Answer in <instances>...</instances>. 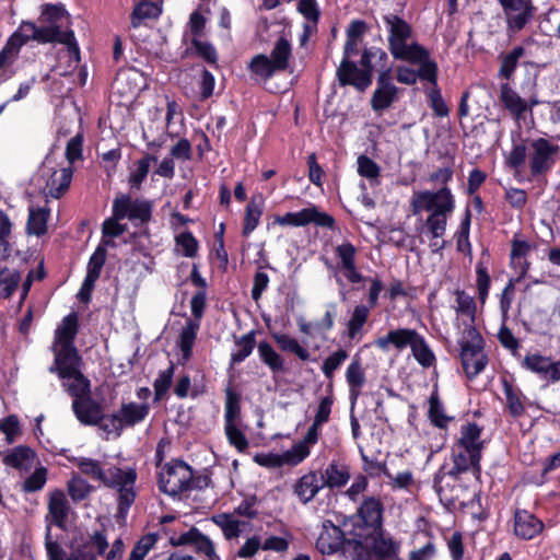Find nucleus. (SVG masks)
I'll return each instance as SVG.
<instances>
[{"mask_svg":"<svg viewBox=\"0 0 560 560\" xmlns=\"http://www.w3.org/2000/svg\"><path fill=\"white\" fill-rule=\"evenodd\" d=\"M40 25L33 22H22L19 28L9 37L0 51V69L13 60L20 48L28 40L38 43H60L66 46L69 57V68H75L80 62V48L71 30H62L69 24V15L61 4H44L39 16Z\"/></svg>","mask_w":560,"mask_h":560,"instance_id":"f257e3e1","label":"nucleus"},{"mask_svg":"<svg viewBox=\"0 0 560 560\" xmlns=\"http://www.w3.org/2000/svg\"><path fill=\"white\" fill-rule=\"evenodd\" d=\"M78 334V317L71 313L65 316L54 334L51 350L55 355L50 373H57L62 386L74 399L90 395L91 383L81 372L82 359L74 346Z\"/></svg>","mask_w":560,"mask_h":560,"instance_id":"f03ea898","label":"nucleus"},{"mask_svg":"<svg viewBox=\"0 0 560 560\" xmlns=\"http://www.w3.org/2000/svg\"><path fill=\"white\" fill-rule=\"evenodd\" d=\"M410 206L413 215L427 213L421 231L429 237L433 253L444 248V242L439 241L446 233L448 218L455 209V199L446 186L439 190H421L413 192Z\"/></svg>","mask_w":560,"mask_h":560,"instance_id":"7ed1b4c3","label":"nucleus"},{"mask_svg":"<svg viewBox=\"0 0 560 560\" xmlns=\"http://www.w3.org/2000/svg\"><path fill=\"white\" fill-rule=\"evenodd\" d=\"M387 32L388 50L396 60L421 65V75L435 82V61L430 59L429 50L417 42L412 26L397 14L383 18Z\"/></svg>","mask_w":560,"mask_h":560,"instance_id":"20e7f679","label":"nucleus"},{"mask_svg":"<svg viewBox=\"0 0 560 560\" xmlns=\"http://www.w3.org/2000/svg\"><path fill=\"white\" fill-rule=\"evenodd\" d=\"M68 460L79 468V475L98 481L107 488L116 489L118 512L122 516L128 513L137 497L135 490L137 472L133 468L106 467L102 462L85 456H72L68 457Z\"/></svg>","mask_w":560,"mask_h":560,"instance_id":"39448f33","label":"nucleus"},{"mask_svg":"<svg viewBox=\"0 0 560 560\" xmlns=\"http://www.w3.org/2000/svg\"><path fill=\"white\" fill-rule=\"evenodd\" d=\"M560 147L546 138H537L525 142H513V147L506 155V165L515 172L525 166L528 159V167L532 177L546 175L557 162Z\"/></svg>","mask_w":560,"mask_h":560,"instance_id":"423d86ee","label":"nucleus"},{"mask_svg":"<svg viewBox=\"0 0 560 560\" xmlns=\"http://www.w3.org/2000/svg\"><path fill=\"white\" fill-rule=\"evenodd\" d=\"M387 61L388 56L382 48L372 47L365 49L360 61L362 68H358L354 62H345L337 70L338 80L341 85H353L359 91H364L372 83L374 70L380 73L384 70L390 73Z\"/></svg>","mask_w":560,"mask_h":560,"instance_id":"0eeeda50","label":"nucleus"},{"mask_svg":"<svg viewBox=\"0 0 560 560\" xmlns=\"http://www.w3.org/2000/svg\"><path fill=\"white\" fill-rule=\"evenodd\" d=\"M481 435L482 428L477 423L463 424L452 451L453 464L457 465L459 469H471L475 476L480 471L479 463L485 447Z\"/></svg>","mask_w":560,"mask_h":560,"instance_id":"6e6552de","label":"nucleus"},{"mask_svg":"<svg viewBox=\"0 0 560 560\" xmlns=\"http://www.w3.org/2000/svg\"><path fill=\"white\" fill-rule=\"evenodd\" d=\"M292 59V45L284 36H280L269 56L259 54L253 57L249 62L250 71L261 80L270 79L276 72L285 71L290 67Z\"/></svg>","mask_w":560,"mask_h":560,"instance_id":"1a4fd4ad","label":"nucleus"},{"mask_svg":"<svg viewBox=\"0 0 560 560\" xmlns=\"http://www.w3.org/2000/svg\"><path fill=\"white\" fill-rule=\"evenodd\" d=\"M316 548L323 555H332L340 549L345 552L353 551V560H370L369 552L362 542L358 540H346L342 530L331 521H324L322 532L316 540Z\"/></svg>","mask_w":560,"mask_h":560,"instance_id":"9d476101","label":"nucleus"},{"mask_svg":"<svg viewBox=\"0 0 560 560\" xmlns=\"http://www.w3.org/2000/svg\"><path fill=\"white\" fill-rule=\"evenodd\" d=\"M470 469H459L453 464L450 470L440 469L434 477V489L440 501L445 505H464L467 499L468 488L463 482V475Z\"/></svg>","mask_w":560,"mask_h":560,"instance_id":"9b49d317","label":"nucleus"},{"mask_svg":"<svg viewBox=\"0 0 560 560\" xmlns=\"http://www.w3.org/2000/svg\"><path fill=\"white\" fill-rule=\"evenodd\" d=\"M459 345L464 370L469 377H475L488 363L487 355L483 353V339L472 325H467L463 330Z\"/></svg>","mask_w":560,"mask_h":560,"instance_id":"f8f14e48","label":"nucleus"},{"mask_svg":"<svg viewBox=\"0 0 560 560\" xmlns=\"http://www.w3.org/2000/svg\"><path fill=\"white\" fill-rule=\"evenodd\" d=\"M194 474L190 466L182 460L163 465L159 471V489L170 497H176L191 488Z\"/></svg>","mask_w":560,"mask_h":560,"instance_id":"ddd939ff","label":"nucleus"},{"mask_svg":"<svg viewBox=\"0 0 560 560\" xmlns=\"http://www.w3.org/2000/svg\"><path fill=\"white\" fill-rule=\"evenodd\" d=\"M149 415V406L143 402L122 404L119 410L107 416L101 424V429L119 436L125 427H135L142 422Z\"/></svg>","mask_w":560,"mask_h":560,"instance_id":"4468645a","label":"nucleus"},{"mask_svg":"<svg viewBox=\"0 0 560 560\" xmlns=\"http://www.w3.org/2000/svg\"><path fill=\"white\" fill-rule=\"evenodd\" d=\"M45 548L48 560H96L91 541L83 536L74 538L71 542V552L67 555L63 548L51 539L50 528L47 526Z\"/></svg>","mask_w":560,"mask_h":560,"instance_id":"2eb2a0df","label":"nucleus"},{"mask_svg":"<svg viewBox=\"0 0 560 560\" xmlns=\"http://www.w3.org/2000/svg\"><path fill=\"white\" fill-rule=\"evenodd\" d=\"M498 2L502 8L509 32H521L535 15L533 0H498Z\"/></svg>","mask_w":560,"mask_h":560,"instance_id":"dca6fc26","label":"nucleus"},{"mask_svg":"<svg viewBox=\"0 0 560 560\" xmlns=\"http://www.w3.org/2000/svg\"><path fill=\"white\" fill-rule=\"evenodd\" d=\"M38 179L44 182L43 191L52 198L61 197L69 188L72 179L71 167L56 168L51 162L46 161L39 170Z\"/></svg>","mask_w":560,"mask_h":560,"instance_id":"f3484780","label":"nucleus"},{"mask_svg":"<svg viewBox=\"0 0 560 560\" xmlns=\"http://www.w3.org/2000/svg\"><path fill=\"white\" fill-rule=\"evenodd\" d=\"M310 223L324 228H332L335 220L331 215L319 211L315 206L304 208L298 212H287L273 219V224L280 226L301 228Z\"/></svg>","mask_w":560,"mask_h":560,"instance_id":"a211bd4d","label":"nucleus"},{"mask_svg":"<svg viewBox=\"0 0 560 560\" xmlns=\"http://www.w3.org/2000/svg\"><path fill=\"white\" fill-rule=\"evenodd\" d=\"M116 218H128L132 222L145 223L151 219L152 203L144 199H131L128 195L117 197L113 202Z\"/></svg>","mask_w":560,"mask_h":560,"instance_id":"6ab92c4d","label":"nucleus"},{"mask_svg":"<svg viewBox=\"0 0 560 560\" xmlns=\"http://www.w3.org/2000/svg\"><path fill=\"white\" fill-rule=\"evenodd\" d=\"M357 248L354 245H352L350 242L345 241L343 243L339 244L336 247V256L339 260L338 265L336 267L328 265V268H330L334 273L338 272V275L342 273V276L350 282V283H359L364 278L362 273L358 270L355 266V257H357Z\"/></svg>","mask_w":560,"mask_h":560,"instance_id":"aec40b11","label":"nucleus"},{"mask_svg":"<svg viewBox=\"0 0 560 560\" xmlns=\"http://www.w3.org/2000/svg\"><path fill=\"white\" fill-rule=\"evenodd\" d=\"M345 378L349 392V401L351 409H353L368 383L366 371L363 365L362 357L359 352L353 354L351 358V361L345 372Z\"/></svg>","mask_w":560,"mask_h":560,"instance_id":"412c9836","label":"nucleus"},{"mask_svg":"<svg viewBox=\"0 0 560 560\" xmlns=\"http://www.w3.org/2000/svg\"><path fill=\"white\" fill-rule=\"evenodd\" d=\"M513 533L523 540H530L544 529V523L535 514L524 509H515L513 516Z\"/></svg>","mask_w":560,"mask_h":560,"instance_id":"4be33fe9","label":"nucleus"},{"mask_svg":"<svg viewBox=\"0 0 560 560\" xmlns=\"http://www.w3.org/2000/svg\"><path fill=\"white\" fill-rule=\"evenodd\" d=\"M397 97V88L392 82L388 71L378 74L377 86L371 98V106L375 112L388 108Z\"/></svg>","mask_w":560,"mask_h":560,"instance_id":"5701e85b","label":"nucleus"},{"mask_svg":"<svg viewBox=\"0 0 560 560\" xmlns=\"http://www.w3.org/2000/svg\"><path fill=\"white\" fill-rule=\"evenodd\" d=\"M72 409L78 420L86 425H98L107 418L103 415L100 404L93 401L89 396L81 399H73Z\"/></svg>","mask_w":560,"mask_h":560,"instance_id":"b1692460","label":"nucleus"},{"mask_svg":"<svg viewBox=\"0 0 560 560\" xmlns=\"http://www.w3.org/2000/svg\"><path fill=\"white\" fill-rule=\"evenodd\" d=\"M36 460V453L26 445L15 446L3 454L2 463L7 467L28 472Z\"/></svg>","mask_w":560,"mask_h":560,"instance_id":"393cba45","label":"nucleus"},{"mask_svg":"<svg viewBox=\"0 0 560 560\" xmlns=\"http://www.w3.org/2000/svg\"><path fill=\"white\" fill-rule=\"evenodd\" d=\"M418 332L413 329L400 328L388 331L385 336L374 340V346L380 350L387 352L390 347L397 350H402L406 347H411Z\"/></svg>","mask_w":560,"mask_h":560,"instance_id":"a878e982","label":"nucleus"},{"mask_svg":"<svg viewBox=\"0 0 560 560\" xmlns=\"http://www.w3.org/2000/svg\"><path fill=\"white\" fill-rule=\"evenodd\" d=\"M324 487L325 482H323V478H320L317 472L310 471L298 479L293 487V492L303 504H306L311 502Z\"/></svg>","mask_w":560,"mask_h":560,"instance_id":"bb28decb","label":"nucleus"},{"mask_svg":"<svg viewBox=\"0 0 560 560\" xmlns=\"http://www.w3.org/2000/svg\"><path fill=\"white\" fill-rule=\"evenodd\" d=\"M384 506L376 497H366L358 508V516L361 522L374 530L382 526Z\"/></svg>","mask_w":560,"mask_h":560,"instance_id":"cd10ccee","label":"nucleus"},{"mask_svg":"<svg viewBox=\"0 0 560 560\" xmlns=\"http://www.w3.org/2000/svg\"><path fill=\"white\" fill-rule=\"evenodd\" d=\"M500 100L516 120L524 118L525 113L532 109V105L522 98L509 84L501 86Z\"/></svg>","mask_w":560,"mask_h":560,"instance_id":"c85d7f7f","label":"nucleus"},{"mask_svg":"<svg viewBox=\"0 0 560 560\" xmlns=\"http://www.w3.org/2000/svg\"><path fill=\"white\" fill-rule=\"evenodd\" d=\"M350 469L349 466L339 460H332L328 464L326 469L320 475L323 478V482H325V487L328 488H341L348 483L350 480Z\"/></svg>","mask_w":560,"mask_h":560,"instance_id":"c756f323","label":"nucleus"},{"mask_svg":"<svg viewBox=\"0 0 560 560\" xmlns=\"http://www.w3.org/2000/svg\"><path fill=\"white\" fill-rule=\"evenodd\" d=\"M162 0L142 1L137 4L131 13L133 28L147 25L150 20L158 19L162 12Z\"/></svg>","mask_w":560,"mask_h":560,"instance_id":"7c9ffc66","label":"nucleus"},{"mask_svg":"<svg viewBox=\"0 0 560 560\" xmlns=\"http://www.w3.org/2000/svg\"><path fill=\"white\" fill-rule=\"evenodd\" d=\"M69 510L70 506L65 492L62 490L52 491L49 495L48 502V511L51 522L56 526L62 527L68 517Z\"/></svg>","mask_w":560,"mask_h":560,"instance_id":"2f4dec72","label":"nucleus"},{"mask_svg":"<svg viewBox=\"0 0 560 560\" xmlns=\"http://www.w3.org/2000/svg\"><path fill=\"white\" fill-rule=\"evenodd\" d=\"M334 405V396L327 395L319 399L318 406L315 411L314 420L307 430L308 440L319 438L323 424L327 423L330 419L331 408Z\"/></svg>","mask_w":560,"mask_h":560,"instance_id":"473e14b6","label":"nucleus"},{"mask_svg":"<svg viewBox=\"0 0 560 560\" xmlns=\"http://www.w3.org/2000/svg\"><path fill=\"white\" fill-rule=\"evenodd\" d=\"M318 442L317 439L308 440V433L303 440L292 445L289 450L281 453L284 466H296L301 464L311 454V447Z\"/></svg>","mask_w":560,"mask_h":560,"instance_id":"72a5a7b5","label":"nucleus"},{"mask_svg":"<svg viewBox=\"0 0 560 560\" xmlns=\"http://www.w3.org/2000/svg\"><path fill=\"white\" fill-rule=\"evenodd\" d=\"M370 316V307L363 304L355 305L347 323V337L351 340H361L363 328Z\"/></svg>","mask_w":560,"mask_h":560,"instance_id":"f704fd0d","label":"nucleus"},{"mask_svg":"<svg viewBox=\"0 0 560 560\" xmlns=\"http://www.w3.org/2000/svg\"><path fill=\"white\" fill-rule=\"evenodd\" d=\"M428 417L431 423L440 429L447 428L448 423L453 420V417L447 416L445 412L438 388H434L430 395Z\"/></svg>","mask_w":560,"mask_h":560,"instance_id":"c9c22d12","label":"nucleus"},{"mask_svg":"<svg viewBox=\"0 0 560 560\" xmlns=\"http://www.w3.org/2000/svg\"><path fill=\"white\" fill-rule=\"evenodd\" d=\"M454 310L457 317L464 319L465 325H472L476 318V303L472 296L465 291H455V305Z\"/></svg>","mask_w":560,"mask_h":560,"instance_id":"e433bc0d","label":"nucleus"},{"mask_svg":"<svg viewBox=\"0 0 560 560\" xmlns=\"http://www.w3.org/2000/svg\"><path fill=\"white\" fill-rule=\"evenodd\" d=\"M211 521L221 528L224 537L228 540L238 538L242 533V527L246 524L243 521L237 520L234 514L221 513L213 515Z\"/></svg>","mask_w":560,"mask_h":560,"instance_id":"4c0bfd02","label":"nucleus"},{"mask_svg":"<svg viewBox=\"0 0 560 560\" xmlns=\"http://www.w3.org/2000/svg\"><path fill=\"white\" fill-rule=\"evenodd\" d=\"M49 209L46 207H34L28 208V221L27 230L28 233L36 236H40L47 231V221L49 218Z\"/></svg>","mask_w":560,"mask_h":560,"instance_id":"58836bf2","label":"nucleus"},{"mask_svg":"<svg viewBox=\"0 0 560 560\" xmlns=\"http://www.w3.org/2000/svg\"><path fill=\"white\" fill-rule=\"evenodd\" d=\"M272 338L282 351L293 353L302 361L310 360V351L303 347L295 338L287 334L279 332L273 334Z\"/></svg>","mask_w":560,"mask_h":560,"instance_id":"ea45409f","label":"nucleus"},{"mask_svg":"<svg viewBox=\"0 0 560 560\" xmlns=\"http://www.w3.org/2000/svg\"><path fill=\"white\" fill-rule=\"evenodd\" d=\"M155 161L156 156L147 154L135 163L128 179L132 189H140L142 183L150 172L151 162Z\"/></svg>","mask_w":560,"mask_h":560,"instance_id":"a19ab883","label":"nucleus"},{"mask_svg":"<svg viewBox=\"0 0 560 560\" xmlns=\"http://www.w3.org/2000/svg\"><path fill=\"white\" fill-rule=\"evenodd\" d=\"M240 396L231 387L225 390L224 425L240 424Z\"/></svg>","mask_w":560,"mask_h":560,"instance_id":"79ce46f5","label":"nucleus"},{"mask_svg":"<svg viewBox=\"0 0 560 560\" xmlns=\"http://www.w3.org/2000/svg\"><path fill=\"white\" fill-rule=\"evenodd\" d=\"M67 489L70 498L74 502L85 500L94 491V487L79 474H72L71 479L68 481Z\"/></svg>","mask_w":560,"mask_h":560,"instance_id":"37998d69","label":"nucleus"},{"mask_svg":"<svg viewBox=\"0 0 560 560\" xmlns=\"http://www.w3.org/2000/svg\"><path fill=\"white\" fill-rule=\"evenodd\" d=\"M199 327H200L199 322L189 319L186 323V326L183 328V330L179 335L178 346H179V349L185 359H188L191 355V350H192Z\"/></svg>","mask_w":560,"mask_h":560,"instance_id":"c03bdc74","label":"nucleus"},{"mask_svg":"<svg viewBox=\"0 0 560 560\" xmlns=\"http://www.w3.org/2000/svg\"><path fill=\"white\" fill-rule=\"evenodd\" d=\"M258 354L272 373L283 372V358L268 342L264 341L258 345Z\"/></svg>","mask_w":560,"mask_h":560,"instance_id":"a18cd8bd","label":"nucleus"},{"mask_svg":"<svg viewBox=\"0 0 560 560\" xmlns=\"http://www.w3.org/2000/svg\"><path fill=\"white\" fill-rule=\"evenodd\" d=\"M410 348L413 358L423 368H430L434 364L435 355L420 334H418Z\"/></svg>","mask_w":560,"mask_h":560,"instance_id":"49530a36","label":"nucleus"},{"mask_svg":"<svg viewBox=\"0 0 560 560\" xmlns=\"http://www.w3.org/2000/svg\"><path fill=\"white\" fill-rule=\"evenodd\" d=\"M125 218H116V213L113 211L112 218L104 221L102 226V244L105 246H114L113 240L122 235L127 226L126 224L119 223L120 220Z\"/></svg>","mask_w":560,"mask_h":560,"instance_id":"de8ad7c7","label":"nucleus"},{"mask_svg":"<svg viewBox=\"0 0 560 560\" xmlns=\"http://www.w3.org/2000/svg\"><path fill=\"white\" fill-rule=\"evenodd\" d=\"M530 249L529 244L526 241L515 240L512 244L511 259L515 268L520 270V278L524 277L528 270L529 264L525 259L526 255Z\"/></svg>","mask_w":560,"mask_h":560,"instance_id":"09e8293b","label":"nucleus"},{"mask_svg":"<svg viewBox=\"0 0 560 560\" xmlns=\"http://www.w3.org/2000/svg\"><path fill=\"white\" fill-rule=\"evenodd\" d=\"M262 214L261 203L252 199L245 209L243 235L248 236L259 224Z\"/></svg>","mask_w":560,"mask_h":560,"instance_id":"8fccbe9b","label":"nucleus"},{"mask_svg":"<svg viewBox=\"0 0 560 560\" xmlns=\"http://www.w3.org/2000/svg\"><path fill=\"white\" fill-rule=\"evenodd\" d=\"M429 82L432 84V88L428 92L430 106L436 116L446 117L450 113V109L444 98L442 97L440 89L438 88V68L435 69V82Z\"/></svg>","mask_w":560,"mask_h":560,"instance_id":"3c124183","label":"nucleus"},{"mask_svg":"<svg viewBox=\"0 0 560 560\" xmlns=\"http://www.w3.org/2000/svg\"><path fill=\"white\" fill-rule=\"evenodd\" d=\"M255 347L254 337L248 334L242 336L236 342L235 348L231 354V363L238 364L250 355Z\"/></svg>","mask_w":560,"mask_h":560,"instance_id":"603ef678","label":"nucleus"},{"mask_svg":"<svg viewBox=\"0 0 560 560\" xmlns=\"http://www.w3.org/2000/svg\"><path fill=\"white\" fill-rule=\"evenodd\" d=\"M21 280L20 272L4 268L0 271V296L8 299L15 291Z\"/></svg>","mask_w":560,"mask_h":560,"instance_id":"864d4df0","label":"nucleus"},{"mask_svg":"<svg viewBox=\"0 0 560 560\" xmlns=\"http://www.w3.org/2000/svg\"><path fill=\"white\" fill-rule=\"evenodd\" d=\"M348 357V351L342 348L328 355L320 368L325 377L331 380L335 372L343 364Z\"/></svg>","mask_w":560,"mask_h":560,"instance_id":"5fc2aeb1","label":"nucleus"},{"mask_svg":"<svg viewBox=\"0 0 560 560\" xmlns=\"http://www.w3.org/2000/svg\"><path fill=\"white\" fill-rule=\"evenodd\" d=\"M0 431L4 434L8 444H13L22 434L18 416L10 415L0 420Z\"/></svg>","mask_w":560,"mask_h":560,"instance_id":"6e6d98bb","label":"nucleus"},{"mask_svg":"<svg viewBox=\"0 0 560 560\" xmlns=\"http://www.w3.org/2000/svg\"><path fill=\"white\" fill-rule=\"evenodd\" d=\"M47 468L40 466L37 467L33 474H31L23 482L22 490L31 493L39 491L44 488L47 482Z\"/></svg>","mask_w":560,"mask_h":560,"instance_id":"4d7b16f0","label":"nucleus"},{"mask_svg":"<svg viewBox=\"0 0 560 560\" xmlns=\"http://www.w3.org/2000/svg\"><path fill=\"white\" fill-rule=\"evenodd\" d=\"M176 246L180 254L185 257H195L198 250V242L195 236L186 231L179 233L176 237Z\"/></svg>","mask_w":560,"mask_h":560,"instance_id":"13d9d810","label":"nucleus"},{"mask_svg":"<svg viewBox=\"0 0 560 560\" xmlns=\"http://www.w3.org/2000/svg\"><path fill=\"white\" fill-rule=\"evenodd\" d=\"M191 545L198 552L205 555L207 560H220V557L215 552L213 541L199 529Z\"/></svg>","mask_w":560,"mask_h":560,"instance_id":"bf43d9fd","label":"nucleus"},{"mask_svg":"<svg viewBox=\"0 0 560 560\" xmlns=\"http://www.w3.org/2000/svg\"><path fill=\"white\" fill-rule=\"evenodd\" d=\"M105 260L106 250L105 248L98 246L96 250L93 253V255L90 257L85 277L96 281L100 278Z\"/></svg>","mask_w":560,"mask_h":560,"instance_id":"052dcab7","label":"nucleus"},{"mask_svg":"<svg viewBox=\"0 0 560 560\" xmlns=\"http://www.w3.org/2000/svg\"><path fill=\"white\" fill-rule=\"evenodd\" d=\"M158 541L155 534L144 535L133 547L128 560H143Z\"/></svg>","mask_w":560,"mask_h":560,"instance_id":"680f3d73","label":"nucleus"},{"mask_svg":"<svg viewBox=\"0 0 560 560\" xmlns=\"http://www.w3.org/2000/svg\"><path fill=\"white\" fill-rule=\"evenodd\" d=\"M380 166L369 156L360 155L358 158V173L360 176L375 180L380 176Z\"/></svg>","mask_w":560,"mask_h":560,"instance_id":"e2e57ef3","label":"nucleus"},{"mask_svg":"<svg viewBox=\"0 0 560 560\" xmlns=\"http://www.w3.org/2000/svg\"><path fill=\"white\" fill-rule=\"evenodd\" d=\"M224 432L230 444L238 452H244L248 447V440L240 430L238 424L224 425Z\"/></svg>","mask_w":560,"mask_h":560,"instance_id":"0e129e2a","label":"nucleus"},{"mask_svg":"<svg viewBox=\"0 0 560 560\" xmlns=\"http://www.w3.org/2000/svg\"><path fill=\"white\" fill-rule=\"evenodd\" d=\"M175 366L171 364L166 370L161 371L155 378L153 387L158 398L163 397L171 387Z\"/></svg>","mask_w":560,"mask_h":560,"instance_id":"69168bd1","label":"nucleus"},{"mask_svg":"<svg viewBox=\"0 0 560 560\" xmlns=\"http://www.w3.org/2000/svg\"><path fill=\"white\" fill-rule=\"evenodd\" d=\"M524 55V48L523 47H515L510 54H508L501 63L500 73L509 79L512 73L514 72L517 62L521 57Z\"/></svg>","mask_w":560,"mask_h":560,"instance_id":"338daca9","label":"nucleus"},{"mask_svg":"<svg viewBox=\"0 0 560 560\" xmlns=\"http://www.w3.org/2000/svg\"><path fill=\"white\" fill-rule=\"evenodd\" d=\"M500 343L508 350H510L514 355L520 350V340L513 335L512 330L508 328L505 325H502L497 335Z\"/></svg>","mask_w":560,"mask_h":560,"instance_id":"774afa93","label":"nucleus"}]
</instances>
